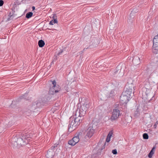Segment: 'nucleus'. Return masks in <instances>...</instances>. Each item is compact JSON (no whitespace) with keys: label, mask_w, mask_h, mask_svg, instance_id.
Here are the masks:
<instances>
[{"label":"nucleus","mask_w":158,"mask_h":158,"mask_svg":"<svg viewBox=\"0 0 158 158\" xmlns=\"http://www.w3.org/2000/svg\"><path fill=\"white\" fill-rule=\"evenodd\" d=\"M143 137L144 139H148V136L147 134L144 133L143 135Z\"/></svg>","instance_id":"a211bd4d"},{"label":"nucleus","mask_w":158,"mask_h":158,"mask_svg":"<svg viewBox=\"0 0 158 158\" xmlns=\"http://www.w3.org/2000/svg\"><path fill=\"white\" fill-rule=\"evenodd\" d=\"M52 64H53V62H52Z\"/></svg>","instance_id":"c85d7f7f"},{"label":"nucleus","mask_w":158,"mask_h":158,"mask_svg":"<svg viewBox=\"0 0 158 158\" xmlns=\"http://www.w3.org/2000/svg\"><path fill=\"white\" fill-rule=\"evenodd\" d=\"M90 158V157H89V156H88V157H86V158Z\"/></svg>","instance_id":"393cba45"},{"label":"nucleus","mask_w":158,"mask_h":158,"mask_svg":"<svg viewBox=\"0 0 158 158\" xmlns=\"http://www.w3.org/2000/svg\"><path fill=\"white\" fill-rule=\"evenodd\" d=\"M112 152L114 154V155L116 154H117V151L116 149L112 150Z\"/></svg>","instance_id":"aec40b11"},{"label":"nucleus","mask_w":158,"mask_h":158,"mask_svg":"<svg viewBox=\"0 0 158 158\" xmlns=\"http://www.w3.org/2000/svg\"><path fill=\"white\" fill-rule=\"evenodd\" d=\"M119 115V110L118 109L114 110L110 119L112 121H114L117 119Z\"/></svg>","instance_id":"0eeeda50"},{"label":"nucleus","mask_w":158,"mask_h":158,"mask_svg":"<svg viewBox=\"0 0 158 158\" xmlns=\"http://www.w3.org/2000/svg\"><path fill=\"white\" fill-rule=\"evenodd\" d=\"M155 149L156 147H154L152 148V150H151V151L148 155V157L149 158H152V156L154 154Z\"/></svg>","instance_id":"9b49d317"},{"label":"nucleus","mask_w":158,"mask_h":158,"mask_svg":"<svg viewBox=\"0 0 158 158\" xmlns=\"http://www.w3.org/2000/svg\"><path fill=\"white\" fill-rule=\"evenodd\" d=\"M83 116L76 112L75 116L70 118V123L69 125V128H71L72 130L75 129L77 126L81 122V117Z\"/></svg>","instance_id":"f257e3e1"},{"label":"nucleus","mask_w":158,"mask_h":158,"mask_svg":"<svg viewBox=\"0 0 158 158\" xmlns=\"http://www.w3.org/2000/svg\"><path fill=\"white\" fill-rule=\"evenodd\" d=\"M38 45L40 47L42 48L45 45V43L42 40H40L38 41Z\"/></svg>","instance_id":"4468645a"},{"label":"nucleus","mask_w":158,"mask_h":158,"mask_svg":"<svg viewBox=\"0 0 158 158\" xmlns=\"http://www.w3.org/2000/svg\"><path fill=\"white\" fill-rule=\"evenodd\" d=\"M80 106L78 105L76 112L80 114L81 115H84L86 110L90 107V104L87 101H82L80 103Z\"/></svg>","instance_id":"f03ea898"},{"label":"nucleus","mask_w":158,"mask_h":158,"mask_svg":"<svg viewBox=\"0 0 158 158\" xmlns=\"http://www.w3.org/2000/svg\"><path fill=\"white\" fill-rule=\"evenodd\" d=\"M36 104V105H38V103H37Z\"/></svg>","instance_id":"cd10ccee"},{"label":"nucleus","mask_w":158,"mask_h":158,"mask_svg":"<svg viewBox=\"0 0 158 158\" xmlns=\"http://www.w3.org/2000/svg\"><path fill=\"white\" fill-rule=\"evenodd\" d=\"M133 63L134 65L137 66L140 63V61L139 57L135 56L133 60Z\"/></svg>","instance_id":"1a4fd4ad"},{"label":"nucleus","mask_w":158,"mask_h":158,"mask_svg":"<svg viewBox=\"0 0 158 158\" xmlns=\"http://www.w3.org/2000/svg\"><path fill=\"white\" fill-rule=\"evenodd\" d=\"M51 85L52 86L50 88V93L52 94H54L58 92L60 90V88L58 85L56 84L55 80L51 81Z\"/></svg>","instance_id":"20e7f679"},{"label":"nucleus","mask_w":158,"mask_h":158,"mask_svg":"<svg viewBox=\"0 0 158 158\" xmlns=\"http://www.w3.org/2000/svg\"><path fill=\"white\" fill-rule=\"evenodd\" d=\"M33 13L31 12H29L26 14V17L27 19L30 18L32 15Z\"/></svg>","instance_id":"f3484780"},{"label":"nucleus","mask_w":158,"mask_h":158,"mask_svg":"<svg viewBox=\"0 0 158 158\" xmlns=\"http://www.w3.org/2000/svg\"><path fill=\"white\" fill-rule=\"evenodd\" d=\"M132 89L127 88L124 92L120 97V102L122 104H126L129 101L132 94Z\"/></svg>","instance_id":"7ed1b4c3"},{"label":"nucleus","mask_w":158,"mask_h":158,"mask_svg":"<svg viewBox=\"0 0 158 158\" xmlns=\"http://www.w3.org/2000/svg\"><path fill=\"white\" fill-rule=\"evenodd\" d=\"M79 141V138L78 136L74 137L72 139L68 141V144L71 146L75 145Z\"/></svg>","instance_id":"6e6552de"},{"label":"nucleus","mask_w":158,"mask_h":158,"mask_svg":"<svg viewBox=\"0 0 158 158\" xmlns=\"http://www.w3.org/2000/svg\"><path fill=\"white\" fill-rule=\"evenodd\" d=\"M152 51L154 54L158 53V44L153 43Z\"/></svg>","instance_id":"9d476101"},{"label":"nucleus","mask_w":158,"mask_h":158,"mask_svg":"<svg viewBox=\"0 0 158 158\" xmlns=\"http://www.w3.org/2000/svg\"><path fill=\"white\" fill-rule=\"evenodd\" d=\"M49 98L48 97V99H47V100H48Z\"/></svg>","instance_id":"bb28decb"},{"label":"nucleus","mask_w":158,"mask_h":158,"mask_svg":"<svg viewBox=\"0 0 158 158\" xmlns=\"http://www.w3.org/2000/svg\"><path fill=\"white\" fill-rule=\"evenodd\" d=\"M32 137V135L31 134H30L27 133L23 135V139H27L28 138H31Z\"/></svg>","instance_id":"ddd939ff"},{"label":"nucleus","mask_w":158,"mask_h":158,"mask_svg":"<svg viewBox=\"0 0 158 158\" xmlns=\"http://www.w3.org/2000/svg\"><path fill=\"white\" fill-rule=\"evenodd\" d=\"M4 4V2L2 0H0V6H2Z\"/></svg>","instance_id":"412c9836"},{"label":"nucleus","mask_w":158,"mask_h":158,"mask_svg":"<svg viewBox=\"0 0 158 158\" xmlns=\"http://www.w3.org/2000/svg\"><path fill=\"white\" fill-rule=\"evenodd\" d=\"M62 51H61V52H60L59 53H58V54L59 55H60V54H61L62 53Z\"/></svg>","instance_id":"5701e85b"},{"label":"nucleus","mask_w":158,"mask_h":158,"mask_svg":"<svg viewBox=\"0 0 158 158\" xmlns=\"http://www.w3.org/2000/svg\"><path fill=\"white\" fill-rule=\"evenodd\" d=\"M51 18L52 19L54 20V22L55 23H58L57 20V17L56 15L55 14H54L52 15Z\"/></svg>","instance_id":"dca6fc26"},{"label":"nucleus","mask_w":158,"mask_h":158,"mask_svg":"<svg viewBox=\"0 0 158 158\" xmlns=\"http://www.w3.org/2000/svg\"><path fill=\"white\" fill-rule=\"evenodd\" d=\"M94 130L92 126H89L86 131L85 139L88 140L93 135L94 133Z\"/></svg>","instance_id":"423d86ee"},{"label":"nucleus","mask_w":158,"mask_h":158,"mask_svg":"<svg viewBox=\"0 0 158 158\" xmlns=\"http://www.w3.org/2000/svg\"><path fill=\"white\" fill-rule=\"evenodd\" d=\"M153 41V43L158 44V35L155 36Z\"/></svg>","instance_id":"2eb2a0df"},{"label":"nucleus","mask_w":158,"mask_h":158,"mask_svg":"<svg viewBox=\"0 0 158 158\" xmlns=\"http://www.w3.org/2000/svg\"><path fill=\"white\" fill-rule=\"evenodd\" d=\"M55 23L54 22V20L52 19L51 21H50V25H53L55 23Z\"/></svg>","instance_id":"6ab92c4d"},{"label":"nucleus","mask_w":158,"mask_h":158,"mask_svg":"<svg viewBox=\"0 0 158 158\" xmlns=\"http://www.w3.org/2000/svg\"><path fill=\"white\" fill-rule=\"evenodd\" d=\"M27 94H25V95H26Z\"/></svg>","instance_id":"c756f323"},{"label":"nucleus","mask_w":158,"mask_h":158,"mask_svg":"<svg viewBox=\"0 0 158 158\" xmlns=\"http://www.w3.org/2000/svg\"><path fill=\"white\" fill-rule=\"evenodd\" d=\"M158 124V123H157V122H156V124H155L156 125V124Z\"/></svg>","instance_id":"a878e982"},{"label":"nucleus","mask_w":158,"mask_h":158,"mask_svg":"<svg viewBox=\"0 0 158 158\" xmlns=\"http://www.w3.org/2000/svg\"><path fill=\"white\" fill-rule=\"evenodd\" d=\"M23 138H19L18 136L13 137L12 139V142L15 145H24V141L23 140Z\"/></svg>","instance_id":"39448f33"},{"label":"nucleus","mask_w":158,"mask_h":158,"mask_svg":"<svg viewBox=\"0 0 158 158\" xmlns=\"http://www.w3.org/2000/svg\"><path fill=\"white\" fill-rule=\"evenodd\" d=\"M32 10H33L35 9V7L34 6H33L32 7Z\"/></svg>","instance_id":"4be33fe9"},{"label":"nucleus","mask_w":158,"mask_h":158,"mask_svg":"<svg viewBox=\"0 0 158 158\" xmlns=\"http://www.w3.org/2000/svg\"><path fill=\"white\" fill-rule=\"evenodd\" d=\"M112 134L113 133L112 131H110L109 132L106 139V142H109L110 141V139L112 136Z\"/></svg>","instance_id":"f8f14e48"},{"label":"nucleus","mask_w":158,"mask_h":158,"mask_svg":"<svg viewBox=\"0 0 158 158\" xmlns=\"http://www.w3.org/2000/svg\"><path fill=\"white\" fill-rule=\"evenodd\" d=\"M154 127H155V128H156V124H155L154 125Z\"/></svg>","instance_id":"b1692460"}]
</instances>
